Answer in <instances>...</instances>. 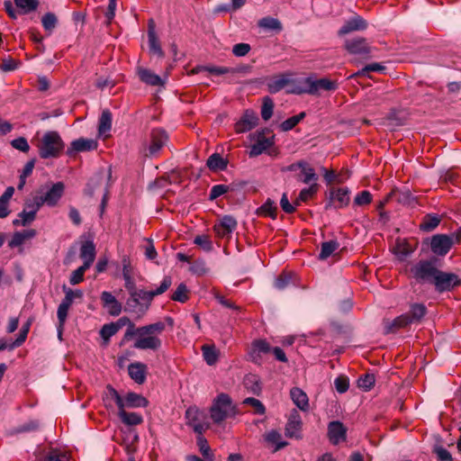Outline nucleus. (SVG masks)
<instances>
[{"label":"nucleus","mask_w":461,"mask_h":461,"mask_svg":"<svg viewBox=\"0 0 461 461\" xmlns=\"http://www.w3.org/2000/svg\"><path fill=\"white\" fill-rule=\"evenodd\" d=\"M165 329L166 325L163 321H157L139 328H136L133 323H130L121 344L136 337L133 345L135 348L157 351L161 348L162 341L159 336L163 333Z\"/></svg>","instance_id":"nucleus-1"},{"label":"nucleus","mask_w":461,"mask_h":461,"mask_svg":"<svg viewBox=\"0 0 461 461\" xmlns=\"http://www.w3.org/2000/svg\"><path fill=\"white\" fill-rule=\"evenodd\" d=\"M210 418L215 424H221L227 419L239 414L238 408L230 396L225 393H219L212 401L209 410Z\"/></svg>","instance_id":"nucleus-2"},{"label":"nucleus","mask_w":461,"mask_h":461,"mask_svg":"<svg viewBox=\"0 0 461 461\" xmlns=\"http://www.w3.org/2000/svg\"><path fill=\"white\" fill-rule=\"evenodd\" d=\"M64 147V141L55 131L45 132L37 145L39 156L43 159L59 157Z\"/></svg>","instance_id":"nucleus-3"},{"label":"nucleus","mask_w":461,"mask_h":461,"mask_svg":"<svg viewBox=\"0 0 461 461\" xmlns=\"http://www.w3.org/2000/svg\"><path fill=\"white\" fill-rule=\"evenodd\" d=\"M301 86H298L289 91L293 94H310L319 95L321 91H335L339 84L336 80H331L327 77L320 79H313L312 77H305L303 79Z\"/></svg>","instance_id":"nucleus-4"},{"label":"nucleus","mask_w":461,"mask_h":461,"mask_svg":"<svg viewBox=\"0 0 461 461\" xmlns=\"http://www.w3.org/2000/svg\"><path fill=\"white\" fill-rule=\"evenodd\" d=\"M438 269L436 260L421 259L410 267L409 274L418 284H432Z\"/></svg>","instance_id":"nucleus-5"},{"label":"nucleus","mask_w":461,"mask_h":461,"mask_svg":"<svg viewBox=\"0 0 461 461\" xmlns=\"http://www.w3.org/2000/svg\"><path fill=\"white\" fill-rule=\"evenodd\" d=\"M107 390L112 399L114 400L118 409L125 410V408H140L146 407L149 404V401L141 394L130 392L122 397L111 385L107 386Z\"/></svg>","instance_id":"nucleus-6"},{"label":"nucleus","mask_w":461,"mask_h":461,"mask_svg":"<svg viewBox=\"0 0 461 461\" xmlns=\"http://www.w3.org/2000/svg\"><path fill=\"white\" fill-rule=\"evenodd\" d=\"M168 140L167 131L162 128H154L149 134V142H144L146 156H156Z\"/></svg>","instance_id":"nucleus-7"},{"label":"nucleus","mask_w":461,"mask_h":461,"mask_svg":"<svg viewBox=\"0 0 461 461\" xmlns=\"http://www.w3.org/2000/svg\"><path fill=\"white\" fill-rule=\"evenodd\" d=\"M432 285H434L437 292L444 293L459 286L461 285V279L456 274L438 269Z\"/></svg>","instance_id":"nucleus-8"},{"label":"nucleus","mask_w":461,"mask_h":461,"mask_svg":"<svg viewBox=\"0 0 461 461\" xmlns=\"http://www.w3.org/2000/svg\"><path fill=\"white\" fill-rule=\"evenodd\" d=\"M185 418L186 424L198 435H202L210 427L206 414L196 407H189L185 411Z\"/></svg>","instance_id":"nucleus-9"},{"label":"nucleus","mask_w":461,"mask_h":461,"mask_svg":"<svg viewBox=\"0 0 461 461\" xmlns=\"http://www.w3.org/2000/svg\"><path fill=\"white\" fill-rule=\"evenodd\" d=\"M249 138L250 140H255V143L250 146L249 152L250 158L261 155L274 144L273 137H267L265 135V131H260L250 134Z\"/></svg>","instance_id":"nucleus-10"},{"label":"nucleus","mask_w":461,"mask_h":461,"mask_svg":"<svg viewBox=\"0 0 461 461\" xmlns=\"http://www.w3.org/2000/svg\"><path fill=\"white\" fill-rule=\"evenodd\" d=\"M172 285V278L170 276H165L160 283L159 286L152 291H133V296H136L140 299V302L143 303L144 304H148V307L149 306L150 302L152 299L159 294H164Z\"/></svg>","instance_id":"nucleus-11"},{"label":"nucleus","mask_w":461,"mask_h":461,"mask_svg":"<svg viewBox=\"0 0 461 461\" xmlns=\"http://www.w3.org/2000/svg\"><path fill=\"white\" fill-rule=\"evenodd\" d=\"M454 246L447 234H436L431 237L430 249L437 256H446Z\"/></svg>","instance_id":"nucleus-12"},{"label":"nucleus","mask_w":461,"mask_h":461,"mask_svg":"<svg viewBox=\"0 0 461 461\" xmlns=\"http://www.w3.org/2000/svg\"><path fill=\"white\" fill-rule=\"evenodd\" d=\"M349 200L350 198L348 188H331L330 191V201L325 205V208H343L349 203Z\"/></svg>","instance_id":"nucleus-13"},{"label":"nucleus","mask_w":461,"mask_h":461,"mask_svg":"<svg viewBox=\"0 0 461 461\" xmlns=\"http://www.w3.org/2000/svg\"><path fill=\"white\" fill-rule=\"evenodd\" d=\"M345 49L353 55L368 57L372 51V48L365 38L357 37L348 40L345 42Z\"/></svg>","instance_id":"nucleus-14"},{"label":"nucleus","mask_w":461,"mask_h":461,"mask_svg":"<svg viewBox=\"0 0 461 461\" xmlns=\"http://www.w3.org/2000/svg\"><path fill=\"white\" fill-rule=\"evenodd\" d=\"M258 117L252 110H246L241 118L235 123V131L244 133L254 129L258 123Z\"/></svg>","instance_id":"nucleus-15"},{"label":"nucleus","mask_w":461,"mask_h":461,"mask_svg":"<svg viewBox=\"0 0 461 461\" xmlns=\"http://www.w3.org/2000/svg\"><path fill=\"white\" fill-rule=\"evenodd\" d=\"M302 418L296 410H293L285 425V436L288 438H301Z\"/></svg>","instance_id":"nucleus-16"},{"label":"nucleus","mask_w":461,"mask_h":461,"mask_svg":"<svg viewBox=\"0 0 461 461\" xmlns=\"http://www.w3.org/2000/svg\"><path fill=\"white\" fill-rule=\"evenodd\" d=\"M272 348L270 344L265 339L254 340L249 352L251 360L256 364H260L261 356L271 353Z\"/></svg>","instance_id":"nucleus-17"},{"label":"nucleus","mask_w":461,"mask_h":461,"mask_svg":"<svg viewBox=\"0 0 461 461\" xmlns=\"http://www.w3.org/2000/svg\"><path fill=\"white\" fill-rule=\"evenodd\" d=\"M347 429L342 422L334 420L328 425V437L330 441L337 445L346 439Z\"/></svg>","instance_id":"nucleus-18"},{"label":"nucleus","mask_w":461,"mask_h":461,"mask_svg":"<svg viewBox=\"0 0 461 461\" xmlns=\"http://www.w3.org/2000/svg\"><path fill=\"white\" fill-rule=\"evenodd\" d=\"M411 323V320L408 313L402 314L393 321L386 320L384 321V334L395 333L398 330L405 328Z\"/></svg>","instance_id":"nucleus-19"},{"label":"nucleus","mask_w":461,"mask_h":461,"mask_svg":"<svg viewBox=\"0 0 461 461\" xmlns=\"http://www.w3.org/2000/svg\"><path fill=\"white\" fill-rule=\"evenodd\" d=\"M65 190V185L62 182H57L43 194L46 204L50 207L55 206L62 197Z\"/></svg>","instance_id":"nucleus-20"},{"label":"nucleus","mask_w":461,"mask_h":461,"mask_svg":"<svg viewBox=\"0 0 461 461\" xmlns=\"http://www.w3.org/2000/svg\"><path fill=\"white\" fill-rule=\"evenodd\" d=\"M237 227V221L230 215H224L220 222L214 225V230L220 237L230 234Z\"/></svg>","instance_id":"nucleus-21"},{"label":"nucleus","mask_w":461,"mask_h":461,"mask_svg":"<svg viewBox=\"0 0 461 461\" xmlns=\"http://www.w3.org/2000/svg\"><path fill=\"white\" fill-rule=\"evenodd\" d=\"M367 23L359 15H355L348 20L339 29V35H346L355 31H363L366 29Z\"/></svg>","instance_id":"nucleus-22"},{"label":"nucleus","mask_w":461,"mask_h":461,"mask_svg":"<svg viewBox=\"0 0 461 461\" xmlns=\"http://www.w3.org/2000/svg\"><path fill=\"white\" fill-rule=\"evenodd\" d=\"M148 367L141 362L131 363L128 366L130 377L138 384H142L146 381Z\"/></svg>","instance_id":"nucleus-23"},{"label":"nucleus","mask_w":461,"mask_h":461,"mask_svg":"<svg viewBox=\"0 0 461 461\" xmlns=\"http://www.w3.org/2000/svg\"><path fill=\"white\" fill-rule=\"evenodd\" d=\"M101 300L104 307L107 309L111 315L118 316L121 313L122 304L110 292H103L101 294Z\"/></svg>","instance_id":"nucleus-24"},{"label":"nucleus","mask_w":461,"mask_h":461,"mask_svg":"<svg viewBox=\"0 0 461 461\" xmlns=\"http://www.w3.org/2000/svg\"><path fill=\"white\" fill-rule=\"evenodd\" d=\"M137 73L140 81L149 86H160L165 85L164 79L148 68H139Z\"/></svg>","instance_id":"nucleus-25"},{"label":"nucleus","mask_w":461,"mask_h":461,"mask_svg":"<svg viewBox=\"0 0 461 461\" xmlns=\"http://www.w3.org/2000/svg\"><path fill=\"white\" fill-rule=\"evenodd\" d=\"M95 246L93 241H85L80 248V258L84 261L83 266L90 267L95 258Z\"/></svg>","instance_id":"nucleus-26"},{"label":"nucleus","mask_w":461,"mask_h":461,"mask_svg":"<svg viewBox=\"0 0 461 461\" xmlns=\"http://www.w3.org/2000/svg\"><path fill=\"white\" fill-rule=\"evenodd\" d=\"M125 312L135 313L137 317H141L148 310V304L140 302V299L130 293V297L125 303Z\"/></svg>","instance_id":"nucleus-27"},{"label":"nucleus","mask_w":461,"mask_h":461,"mask_svg":"<svg viewBox=\"0 0 461 461\" xmlns=\"http://www.w3.org/2000/svg\"><path fill=\"white\" fill-rule=\"evenodd\" d=\"M148 39L149 51L162 58L164 56V51L162 50L159 41L156 35L153 20L149 22Z\"/></svg>","instance_id":"nucleus-28"},{"label":"nucleus","mask_w":461,"mask_h":461,"mask_svg":"<svg viewBox=\"0 0 461 461\" xmlns=\"http://www.w3.org/2000/svg\"><path fill=\"white\" fill-rule=\"evenodd\" d=\"M98 147L96 140L93 139L79 138L71 142L70 149L76 152L95 150Z\"/></svg>","instance_id":"nucleus-29"},{"label":"nucleus","mask_w":461,"mask_h":461,"mask_svg":"<svg viewBox=\"0 0 461 461\" xmlns=\"http://www.w3.org/2000/svg\"><path fill=\"white\" fill-rule=\"evenodd\" d=\"M243 384L246 390L250 393L259 395L262 391L261 381L257 375L249 374L245 375Z\"/></svg>","instance_id":"nucleus-30"},{"label":"nucleus","mask_w":461,"mask_h":461,"mask_svg":"<svg viewBox=\"0 0 461 461\" xmlns=\"http://www.w3.org/2000/svg\"><path fill=\"white\" fill-rule=\"evenodd\" d=\"M291 398L294 403L302 411H306L309 408V400L307 394L300 388L294 387L290 392Z\"/></svg>","instance_id":"nucleus-31"},{"label":"nucleus","mask_w":461,"mask_h":461,"mask_svg":"<svg viewBox=\"0 0 461 461\" xmlns=\"http://www.w3.org/2000/svg\"><path fill=\"white\" fill-rule=\"evenodd\" d=\"M118 410V416L125 425L136 426L143 422V417L140 413L126 411L123 409Z\"/></svg>","instance_id":"nucleus-32"},{"label":"nucleus","mask_w":461,"mask_h":461,"mask_svg":"<svg viewBox=\"0 0 461 461\" xmlns=\"http://www.w3.org/2000/svg\"><path fill=\"white\" fill-rule=\"evenodd\" d=\"M290 83L286 75L282 74L269 80L267 89L271 94H276L285 88Z\"/></svg>","instance_id":"nucleus-33"},{"label":"nucleus","mask_w":461,"mask_h":461,"mask_svg":"<svg viewBox=\"0 0 461 461\" xmlns=\"http://www.w3.org/2000/svg\"><path fill=\"white\" fill-rule=\"evenodd\" d=\"M112 128V113L109 110H104L99 118L98 133L100 136H105Z\"/></svg>","instance_id":"nucleus-34"},{"label":"nucleus","mask_w":461,"mask_h":461,"mask_svg":"<svg viewBox=\"0 0 461 461\" xmlns=\"http://www.w3.org/2000/svg\"><path fill=\"white\" fill-rule=\"evenodd\" d=\"M70 306L71 305L69 304L68 299L66 302L61 301L60 304L58 307L57 317H58V321H59L58 330H59V338L61 337L62 330H63V327L67 321V317H68V310H69Z\"/></svg>","instance_id":"nucleus-35"},{"label":"nucleus","mask_w":461,"mask_h":461,"mask_svg":"<svg viewBox=\"0 0 461 461\" xmlns=\"http://www.w3.org/2000/svg\"><path fill=\"white\" fill-rule=\"evenodd\" d=\"M440 217L438 214H427L423 217L420 229L423 231H432L440 223Z\"/></svg>","instance_id":"nucleus-36"},{"label":"nucleus","mask_w":461,"mask_h":461,"mask_svg":"<svg viewBox=\"0 0 461 461\" xmlns=\"http://www.w3.org/2000/svg\"><path fill=\"white\" fill-rule=\"evenodd\" d=\"M258 213L275 220L277 216V206L276 203L268 198L258 209Z\"/></svg>","instance_id":"nucleus-37"},{"label":"nucleus","mask_w":461,"mask_h":461,"mask_svg":"<svg viewBox=\"0 0 461 461\" xmlns=\"http://www.w3.org/2000/svg\"><path fill=\"white\" fill-rule=\"evenodd\" d=\"M297 179L304 184H311L312 182L316 183L318 176L314 168L306 162L304 167L301 169V176H298Z\"/></svg>","instance_id":"nucleus-38"},{"label":"nucleus","mask_w":461,"mask_h":461,"mask_svg":"<svg viewBox=\"0 0 461 461\" xmlns=\"http://www.w3.org/2000/svg\"><path fill=\"white\" fill-rule=\"evenodd\" d=\"M339 247V244L337 240H331L329 241H324L321 246V252L319 254V258L321 260L327 259L330 256L333 254Z\"/></svg>","instance_id":"nucleus-39"},{"label":"nucleus","mask_w":461,"mask_h":461,"mask_svg":"<svg viewBox=\"0 0 461 461\" xmlns=\"http://www.w3.org/2000/svg\"><path fill=\"white\" fill-rule=\"evenodd\" d=\"M35 210H32V208H25L19 213V219L14 221V225H22L26 226L32 222L36 217Z\"/></svg>","instance_id":"nucleus-40"},{"label":"nucleus","mask_w":461,"mask_h":461,"mask_svg":"<svg viewBox=\"0 0 461 461\" xmlns=\"http://www.w3.org/2000/svg\"><path fill=\"white\" fill-rule=\"evenodd\" d=\"M32 321L31 319H29L22 327V329L20 330V332H19V336L17 337V339L10 344L9 346V349L10 350H13L14 348H18L20 346H22L24 341L26 340L27 339V336H28V333L30 331V329H31V326H32Z\"/></svg>","instance_id":"nucleus-41"},{"label":"nucleus","mask_w":461,"mask_h":461,"mask_svg":"<svg viewBox=\"0 0 461 461\" xmlns=\"http://www.w3.org/2000/svg\"><path fill=\"white\" fill-rule=\"evenodd\" d=\"M318 191L317 183H312L309 187L303 188L300 191L298 197L296 198L294 203L295 205H300L302 202H307L311 198L314 196V194Z\"/></svg>","instance_id":"nucleus-42"},{"label":"nucleus","mask_w":461,"mask_h":461,"mask_svg":"<svg viewBox=\"0 0 461 461\" xmlns=\"http://www.w3.org/2000/svg\"><path fill=\"white\" fill-rule=\"evenodd\" d=\"M120 330V326L113 322L104 324L100 330V336L104 340L105 345L110 341V339Z\"/></svg>","instance_id":"nucleus-43"},{"label":"nucleus","mask_w":461,"mask_h":461,"mask_svg":"<svg viewBox=\"0 0 461 461\" xmlns=\"http://www.w3.org/2000/svg\"><path fill=\"white\" fill-rule=\"evenodd\" d=\"M41 23L49 35L52 33L58 24V18L53 13H47L41 18Z\"/></svg>","instance_id":"nucleus-44"},{"label":"nucleus","mask_w":461,"mask_h":461,"mask_svg":"<svg viewBox=\"0 0 461 461\" xmlns=\"http://www.w3.org/2000/svg\"><path fill=\"white\" fill-rule=\"evenodd\" d=\"M206 165L212 170H222L227 167V163L218 153L211 155Z\"/></svg>","instance_id":"nucleus-45"},{"label":"nucleus","mask_w":461,"mask_h":461,"mask_svg":"<svg viewBox=\"0 0 461 461\" xmlns=\"http://www.w3.org/2000/svg\"><path fill=\"white\" fill-rule=\"evenodd\" d=\"M197 446L199 447L201 454L205 459L209 461L213 460V454L211 450L207 439L203 436V434L198 435L197 437Z\"/></svg>","instance_id":"nucleus-46"},{"label":"nucleus","mask_w":461,"mask_h":461,"mask_svg":"<svg viewBox=\"0 0 461 461\" xmlns=\"http://www.w3.org/2000/svg\"><path fill=\"white\" fill-rule=\"evenodd\" d=\"M171 299L182 303L187 302L189 299V290L187 286L184 283L179 284L176 291L172 294Z\"/></svg>","instance_id":"nucleus-47"},{"label":"nucleus","mask_w":461,"mask_h":461,"mask_svg":"<svg viewBox=\"0 0 461 461\" xmlns=\"http://www.w3.org/2000/svg\"><path fill=\"white\" fill-rule=\"evenodd\" d=\"M15 5L23 14L35 11L39 6V0H14Z\"/></svg>","instance_id":"nucleus-48"},{"label":"nucleus","mask_w":461,"mask_h":461,"mask_svg":"<svg viewBox=\"0 0 461 461\" xmlns=\"http://www.w3.org/2000/svg\"><path fill=\"white\" fill-rule=\"evenodd\" d=\"M427 309L422 303H414L411 306L410 313L411 323L420 321L426 314Z\"/></svg>","instance_id":"nucleus-49"},{"label":"nucleus","mask_w":461,"mask_h":461,"mask_svg":"<svg viewBox=\"0 0 461 461\" xmlns=\"http://www.w3.org/2000/svg\"><path fill=\"white\" fill-rule=\"evenodd\" d=\"M202 351L203 358L208 365L212 366L216 363L218 359V353L214 346L203 345L202 347Z\"/></svg>","instance_id":"nucleus-50"},{"label":"nucleus","mask_w":461,"mask_h":461,"mask_svg":"<svg viewBox=\"0 0 461 461\" xmlns=\"http://www.w3.org/2000/svg\"><path fill=\"white\" fill-rule=\"evenodd\" d=\"M266 440L276 445V451L287 446V442L282 440V435L276 430H271L266 435Z\"/></svg>","instance_id":"nucleus-51"},{"label":"nucleus","mask_w":461,"mask_h":461,"mask_svg":"<svg viewBox=\"0 0 461 461\" xmlns=\"http://www.w3.org/2000/svg\"><path fill=\"white\" fill-rule=\"evenodd\" d=\"M305 117V113L302 112L297 115L292 116L285 121H284L280 124V128L283 131H288L294 129L303 118Z\"/></svg>","instance_id":"nucleus-52"},{"label":"nucleus","mask_w":461,"mask_h":461,"mask_svg":"<svg viewBox=\"0 0 461 461\" xmlns=\"http://www.w3.org/2000/svg\"><path fill=\"white\" fill-rule=\"evenodd\" d=\"M274 111V102L269 96H266L263 99V104L261 107V117L264 121H268L272 115Z\"/></svg>","instance_id":"nucleus-53"},{"label":"nucleus","mask_w":461,"mask_h":461,"mask_svg":"<svg viewBox=\"0 0 461 461\" xmlns=\"http://www.w3.org/2000/svg\"><path fill=\"white\" fill-rule=\"evenodd\" d=\"M62 290L65 294V297L62 301L66 302L68 299V303L70 305L74 303L75 299H82L83 298V291L80 289L73 290L69 287H67L65 285L62 286Z\"/></svg>","instance_id":"nucleus-54"},{"label":"nucleus","mask_w":461,"mask_h":461,"mask_svg":"<svg viewBox=\"0 0 461 461\" xmlns=\"http://www.w3.org/2000/svg\"><path fill=\"white\" fill-rule=\"evenodd\" d=\"M244 405L251 406L255 414L263 415L266 412L264 404L258 399L253 397L245 398L242 402Z\"/></svg>","instance_id":"nucleus-55"},{"label":"nucleus","mask_w":461,"mask_h":461,"mask_svg":"<svg viewBox=\"0 0 461 461\" xmlns=\"http://www.w3.org/2000/svg\"><path fill=\"white\" fill-rule=\"evenodd\" d=\"M375 378L373 374H365L357 380V386L365 391H369L375 384Z\"/></svg>","instance_id":"nucleus-56"},{"label":"nucleus","mask_w":461,"mask_h":461,"mask_svg":"<svg viewBox=\"0 0 461 461\" xmlns=\"http://www.w3.org/2000/svg\"><path fill=\"white\" fill-rule=\"evenodd\" d=\"M258 26L265 29L270 30H281V23L275 18L272 17H264L258 22Z\"/></svg>","instance_id":"nucleus-57"},{"label":"nucleus","mask_w":461,"mask_h":461,"mask_svg":"<svg viewBox=\"0 0 461 461\" xmlns=\"http://www.w3.org/2000/svg\"><path fill=\"white\" fill-rule=\"evenodd\" d=\"M373 200V196L369 191L364 190L358 193L354 198V205L363 206L369 204Z\"/></svg>","instance_id":"nucleus-58"},{"label":"nucleus","mask_w":461,"mask_h":461,"mask_svg":"<svg viewBox=\"0 0 461 461\" xmlns=\"http://www.w3.org/2000/svg\"><path fill=\"white\" fill-rule=\"evenodd\" d=\"M88 267L82 265L81 267L74 270L70 275L69 283L72 285L80 284L84 280V275Z\"/></svg>","instance_id":"nucleus-59"},{"label":"nucleus","mask_w":461,"mask_h":461,"mask_svg":"<svg viewBox=\"0 0 461 461\" xmlns=\"http://www.w3.org/2000/svg\"><path fill=\"white\" fill-rule=\"evenodd\" d=\"M292 283V276L289 273H282L275 281V287L284 290Z\"/></svg>","instance_id":"nucleus-60"},{"label":"nucleus","mask_w":461,"mask_h":461,"mask_svg":"<svg viewBox=\"0 0 461 461\" xmlns=\"http://www.w3.org/2000/svg\"><path fill=\"white\" fill-rule=\"evenodd\" d=\"M393 252L399 258H404L411 254L412 249L405 242H397L395 247L393 248Z\"/></svg>","instance_id":"nucleus-61"},{"label":"nucleus","mask_w":461,"mask_h":461,"mask_svg":"<svg viewBox=\"0 0 461 461\" xmlns=\"http://www.w3.org/2000/svg\"><path fill=\"white\" fill-rule=\"evenodd\" d=\"M385 67L380 63H372L365 66L361 70L357 72L356 76H366L369 72H384Z\"/></svg>","instance_id":"nucleus-62"},{"label":"nucleus","mask_w":461,"mask_h":461,"mask_svg":"<svg viewBox=\"0 0 461 461\" xmlns=\"http://www.w3.org/2000/svg\"><path fill=\"white\" fill-rule=\"evenodd\" d=\"M334 385L338 393H344L349 387L348 378L345 375H339L335 379Z\"/></svg>","instance_id":"nucleus-63"},{"label":"nucleus","mask_w":461,"mask_h":461,"mask_svg":"<svg viewBox=\"0 0 461 461\" xmlns=\"http://www.w3.org/2000/svg\"><path fill=\"white\" fill-rule=\"evenodd\" d=\"M194 244L201 247L205 251H210L212 249V243L207 235H198L194 238Z\"/></svg>","instance_id":"nucleus-64"}]
</instances>
